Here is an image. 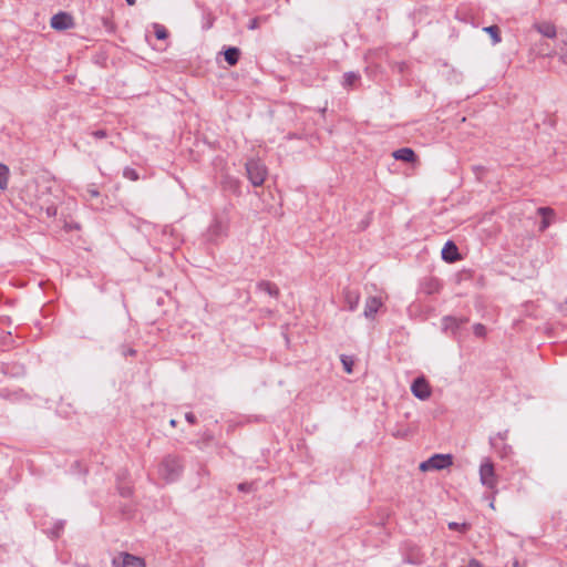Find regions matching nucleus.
<instances>
[{"instance_id":"nucleus-1","label":"nucleus","mask_w":567,"mask_h":567,"mask_svg":"<svg viewBox=\"0 0 567 567\" xmlns=\"http://www.w3.org/2000/svg\"><path fill=\"white\" fill-rule=\"evenodd\" d=\"M183 471V465L181 460L177 456L168 455L166 456L158 468V473L163 480L166 482L176 481Z\"/></svg>"},{"instance_id":"nucleus-2","label":"nucleus","mask_w":567,"mask_h":567,"mask_svg":"<svg viewBox=\"0 0 567 567\" xmlns=\"http://www.w3.org/2000/svg\"><path fill=\"white\" fill-rule=\"evenodd\" d=\"M246 172L250 183L258 187L261 186L267 176V168L259 159H249L246 163Z\"/></svg>"},{"instance_id":"nucleus-3","label":"nucleus","mask_w":567,"mask_h":567,"mask_svg":"<svg viewBox=\"0 0 567 567\" xmlns=\"http://www.w3.org/2000/svg\"><path fill=\"white\" fill-rule=\"evenodd\" d=\"M480 481L484 486L496 492L498 478L495 473L494 464L489 458H485L481 463Z\"/></svg>"},{"instance_id":"nucleus-4","label":"nucleus","mask_w":567,"mask_h":567,"mask_svg":"<svg viewBox=\"0 0 567 567\" xmlns=\"http://www.w3.org/2000/svg\"><path fill=\"white\" fill-rule=\"evenodd\" d=\"M453 464V457L451 454H434L426 461L420 464V470L422 472L433 471V470H444L450 467Z\"/></svg>"},{"instance_id":"nucleus-5","label":"nucleus","mask_w":567,"mask_h":567,"mask_svg":"<svg viewBox=\"0 0 567 567\" xmlns=\"http://www.w3.org/2000/svg\"><path fill=\"white\" fill-rule=\"evenodd\" d=\"M227 231L228 225L220 219H215L206 231V238L208 241L216 244L227 236Z\"/></svg>"},{"instance_id":"nucleus-6","label":"nucleus","mask_w":567,"mask_h":567,"mask_svg":"<svg viewBox=\"0 0 567 567\" xmlns=\"http://www.w3.org/2000/svg\"><path fill=\"white\" fill-rule=\"evenodd\" d=\"M113 565L114 567H145V561L128 553H121L113 559Z\"/></svg>"},{"instance_id":"nucleus-7","label":"nucleus","mask_w":567,"mask_h":567,"mask_svg":"<svg viewBox=\"0 0 567 567\" xmlns=\"http://www.w3.org/2000/svg\"><path fill=\"white\" fill-rule=\"evenodd\" d=\"M411 392L420 400H427L431 396V388L429 382L424 378H416L412 385Z\"/></svg>"},{"instance_id":"nucleus-8","label":"nucleus","mask_w":567,"mask_h":567,"mask_svg":"<svg viewBox=\"0 0 567 567\" xmlns=\"http://www.w3.org/2000/svg\"><path fill=\"white\" fill-rule=\"evenodd\" d=\"M74 25L71 14L59 12L51 18V27L55 30H68Z\"/></svg>"},{"instance_id":"nucleus-9","label":"nucleus","mask_w":567,"mask_h":567,"mask_svg":"<svg viewBox=\"0 0 567 567\" xmlns=\"http://www.w3.org/2000/svg\"><path fill=\"white\" fill-rule=\"evenodd\" d=\"M533 28L544 38L555 39L557 35V29L554 23L548 21L536 22Z\"/></svg>"},{"instance_id":"nucleus-10","label":"nucleus","mask_w":567,"mask_h":567,"mask_svg":"<svg viewBox=\"0 0 567 567\" xmlns=\"http://www.w3.org/2000/svg\"><path fill=\"white\" fill-rule=\"evenodd\" d=\"M442 258L447 262H454L461 259L456 245L449 240L442 249Z\"/></svg>"},{"instance_id":"nucleus-11","label":"nucleus","mask_w":567,"mask_h":567,"mask_svg":"<svg viewBox=\"0 0 567 567\" xmlns=\"http://www.w3.org/2000/svg\"><path fill=\"white\" fill-rule=\"evenodd\" d=\"M381 306L382 301L380 298L369 297L364 306V317L368 319H373L374 315L378 312Z\"/></svg>"},{"instance_id":"nucleus-12","label":"nucleus","mask_w":567,"mask_h":567,"mask_svg":"<svg viewBox=\"0 0 567 567\" xmlns=\"http://www.w3.org/2000/svg\"><path fill=\"white\" fill-rule=\"evenodd\" d=\"M392 156L396 161H402L405 163H414L416 161V154L410 147H402L392 153Z\"/></svg>"},{"instance_id":"nucleus-13","label":"nucleus","mask_w":567,"mask_h":567,"mask_svg":"<svg viewBox=\"0 0 567 567\" xmlns=\"http://www.w3.org/2000/svg\"><path fill=\"white\" fill-rule=\"evenodd\" d=\"M344 302L350 311L357 309L360 301V293L357 290L346 289L343 291Z\"/></svg>"},{"instance_id":"nucleus-14","label":"nucleus","mask_w":567,"mask_h":567,"mask_svg":"<svg viewBox=\"0 0 567 567\" xmlns=\"http://www.w3.org/2000/svg\"><path fill=\"white\" fill-rule=\"evenodd\" d=\"M257 289L261 292H265L269 295L272 298L279 297V288L276 284L268 281V280H261L257 284Z\"/></svg>"},{"instance_id":"nucleus-15","label":"nucleus","mask_w":567,"mask_h":567,"mask_svg":"<svg viewBox=\"0 0 567 567\" xmlns=\"http://www.w3.org/2000/svg\"><path fill=\"white\" fill-rule=\"evenodd\" d=\"M530 51L540 56H553L555 54V51L544 41L532 44Z\"/></svg>"},{"instance_id":"nucleus-16","label":"nucleus","mask_w":567,"mask_h":567,"mask_svg":"<svg viewBox=\"0 0 567 567\" xmlns=\"http://www.w3.org/2000/svg\"><path fill=\"white\" fill-rule=\"evenodd\" d=\"M360 79H361V76L357 72H353V71L346 72L343 74L342 86L348 90L353 89L360 82Z\"/></svg>"},{"instance_id":"nucleus-17","label":"nucleus","mask_w":567,"mask_h":567,"mask_svg":"<svg viewBox=\"0 0 567 567\" xmlns=\"http://www.w3.org/2000/svg\"><path fill=\"white\" fill-rule=\"evenodd\" d=\"M538 214L543 216V220L540 224V230H545L551 224V217L554 216V210L549 207H540V208H538Z\"/></svg>"},{"instance_id":"nucleus-18","label":"nucleus","mask_w":567,"mask_h":567,"mask_svg":"<svg viewBox=\"0 0 567 567\" xmlns=\"http://www.w3.org/2000/svg\"><path fill=\"white\" fill-rule=\"evenodd\" d=\"M465 322V320L463 319H458V318H455V317H444L443 320H442V323H443V327L445 330H451V331H455L456 329H458L463 323Z\"/></svg>"},{"instance_id":"nucleus-19","label":"nucleus","mask_w":567,"mask_h":567,"mask_svg":"<svg viewBox=\"0 0 567 567\" xmlns=\"http://www.w3.org/2000/svg\"><path fill=\"white\" fill-rule=\"evenodd\" d=\"M239 56H240V51L238 48L231 47L225 51V60L227 61V63L229 65L237 64Z\"/></svg>"},{"instance_id":"nucleus-20","label":"nucleus","mask_w":567,"mask_h":567,"mask_svg":"<svg viewBox=\"0 0 567 567\" xmlns=\"http://www.w3.org/2000/svg\"><path fill=\"white\" fill-rule=\"evenodd\" d=\"M404 560L409 564L419 565L423 563V554H421L419 548H413L409 554H406Z\"/></svg>"},{"instance_id":"nucleus-21","label":"nucleus","mask_w":567,"mask_h":567,"mask_svg":"<svg viewBox=\"0 0 567 567\" xmlns=\"http://www.w3.org/2000/svg\"><path fill=\"white\" fill-rule=\"evenodd\" d=\"M10 171L9 167L2 163H0V189H6L8 187Z\"/></svg>"},{"instance_id":"nucleus-22","label":"nucleus","mask_w":567,"mask_h":567,"mask_svg":"<svg viewBox=\"0 0 567 567\" xmlns=\"http://www.w3.org/2000/svg\"><path fill=\"white\" fill-rule=\"evenodd\" d=\"M483 30L491 35L495 44L501 42L502 39L499 35V28L497 25H489Z\"/></svg>"},{"instance_id":"nucleus-23","label":"nucleus","mask_w":567,"mask_h":567,"mask_svg":"<svg viewBox=\"0 0 567 567\" xmlns=\"http://www.w3.org/2000/svg\"><path fill=\"white\" fill-rule=\"evenodd\" d=\"M154 31H155V37L158 40H164V39H166L168 37L166 28L164 25H162V24L155 23L154 24Z\"/></svg>"},{"instance_id":"nucleus-24","label":"nucleus","mask_w":567,"mask_h":567,"mask_svg":"<svg viewBox=\"0 0 567 567\" xmlns=\"http://www.w3.org/2000/svg\"><path fill=\"white\" fill-rule=\"evenodd\" d=\"M341 362L347 373H352L353 360L348 355H341Z\"/></svg>"},{"instance_id":"nucleus-25","label":"nucleus","mask_w":567,"mask_h":567,"mask_svg":"<svg viewBox=\"0 0 567 567\" xmlns=\"http://www.w3.org/2000/svg\"><path fill=\"white\" fill-rule=\"evenodd\" d=\"M123 176L125 178H128L131 181H137L138 179V174L135 169L131 168V167H125L124 171H123Z\"/></svg>"},{"instance_id":"nucleus-26","label":"nucleus","mask_w":567,"mask_h":567,"mask_svg":"<svg viewBox=\"0 0 567 567\" xmlns=\"http://www.w3.org/2000/svg\"><path fill=\"white\" fill-rule=\"evenodd\" d=\"M473 330H474L475 336H477V337H484L486 333V328L481 323H476L473 327Z\"/></svg>"},{"instance_id":"nucleus-27","label":"nucleus","mask_w":567,"mask_h":567,"mask_svg":"<svg viewBox=\"0 0 567 567\" xmlns=\"http://www.w3.org/2000/svg\"><path fill=\"white\" fill-rule=\"evenodd\" d=\"M439 284L435 280H431L426 287L427 293H433L437 290Z\"/></svg>"},{"instance_id":"nucleus-28","label":"nucleus","mask_w":567,"mask_h":567,"mask_svg":"<svg viewBox=\"0 0 567 567\" xmlns=\"http://www.w3.org/2000/svg\"><path fill=\"white\" fill-rule=\"evenodd\" d=\"M92 135L95 137V138H104L107 136V133L105 130H97V131H94L92 132Z\"/></svg>"},{"instance_id":"nucleus-29","label":"nucleus","mask_w":567,"mask_h":567,"mask_svg":"<svg viewBox=\"0 0 567 567\" xmlns=\"http://www.w3.org/2000/svg\"><path fill=\"white\" fill-rule=\"evenodd\" d=\"M185 419L190 424H195L196 423V416L192 412L186 413L185 414Z\"/></svg>"},{"instance_id":"nucleus-30","label":"nucleus","mask_w":567,"mask_h":567,"mask_svg":"<svg viewBox=\"0 0 567 567\" xmlns=\"http://www.w3.org/2000/svg\"><path fill=\"white\" fill-rule=\"evenodd\" d=\"M238 489L241 491V492H248V491H250V484H248V483H240L238 485Z\"/></svg>"},{"instance_id":"nucleus-31","label":"nucleus","mask_w":567,"mask_h":567,"mask_svg":"<svg viewBox=\"0 0 567 567\" xmlns=\"http://www.w3.org/2000/svg\"><path fill=\"white\" fill-rule=\"evenodd\" d=\"M87 193L91 197H97L100 193L95 188L87 189Z\"/></svg>"},{"instance_id":"nucleus-32","label":"nucleus","mask_w":567,"mask_h":567,"mask_svg":"<svg viewBox=\"0 0 567 567\" xmlns=\"http://www.w3.org/2000/svg\"><path fill=\"white\" fill-rule=\"evenodd\" d=\"M256 28H258V20L254 19L249 23V29H256Z\"/></svg>"},{"instance_id":"nucleus-33","label":"nucleus","mask_w":567,"mask_h":567,"mask_svg":"<svg viewBox=\"0 0 567 567\" xmlns=\"http://www.w3.org/2000/svg\"><path fill=\"white\" fill-rule=\"evenodd\" d=\"M559 60H560L563 63L567 64V52L561 53V54L559 55Z\"/></svg>"},{"instance_id":"nucleus-34","label":"nucleus","mask_w":567,"mask_h":567,"mask_svg":"<svg viewBox=\"0 0 567 567\" xmlns=\"http://www.w3.org/2000/svg\"><path fill=\"white\" fill-rule=\"evenodd\" d=\"M121 493H122V495L127 496V495L131 494V491L130 489H124Z\"/></svg>"},{"instance_id":"nucleus-35","label":"nucleus","mask_w":567,"mask_h":567,"mask_svg":"<svg viewBox=\"0 0 567 567\" xmlns=\"http://www.w3.org/2000/svg\"><path fill=\"white\" fill-rule=\"evenodd\" d=\"M126 2H127L128 6H134L136 0H126Z\"/></svg>"},{"instance_id":"nucleus-36","label":"nucleus","mask_w":567,"mask_h":567,"mask_svg":"<svg viewBox=\"0 0 567 567\" xmlns=\"http://www.w3.org/2000/svg\"><path fill=\"white\" fill-rule=\"evenodd\" d=\"M176 423H177V422H176V420H174V419H173V420H171V422H169V424H171L172 426H176Z\"/></svg>"},{"instance_id":"nucleus-37","label":"nucleus","mask_w":567,"mask_h":567,"mask_svg":"<svg viewBox=\"0 0 567 567\" xmlns=\"http://www.w3.org/2000/svg\"><path fill=\"white\" fill-rule=\"evenodd\" d=\"M449 526H450V528H452V529H453V528H455V527H456V524H455V523H451Z\"/></svg>"},{"instance_id":"nucleus-38","label":"nucleus","mask_w":567,"mask_h":567,"mask_svg":"<svg viewBox=\"0 0 567 567\" xmlns=\"http://www.w3.org/2000/svg\"><path fill=\"white\" fill-rule=\"evenodd\" d=\"M491 508H494V499L489 503Z\"/></svg>"},{"instance_id":"nucleus-39","label":"nucleus","mask_w":567,"mask_h":567,"mask_svg":"<svg viewBox=\"0 0 567 567\" xmlns=\"http://www.w3.org/2000/svg\"><path fill=\"white\" fill-rule=\"evenodd\" d=\"M513 567H519L518 561H515V563H514V565H513Z\"/></svg>"},{"instance_id":"nucleus-40","label":"nucleus","mask_w":567,"mask_h":567,"mask_svg":"<svg viewBox=\"0 0 567 567\" xmlns=\"http://www.w3.org/2000/svg\"><path fill=\"white\" fill-rule=\"evenodd\" d=\"M134 353H135V351H134V350H132V349L128 351V354H132V355H133Z\"/></svg>"}]
</instances>
